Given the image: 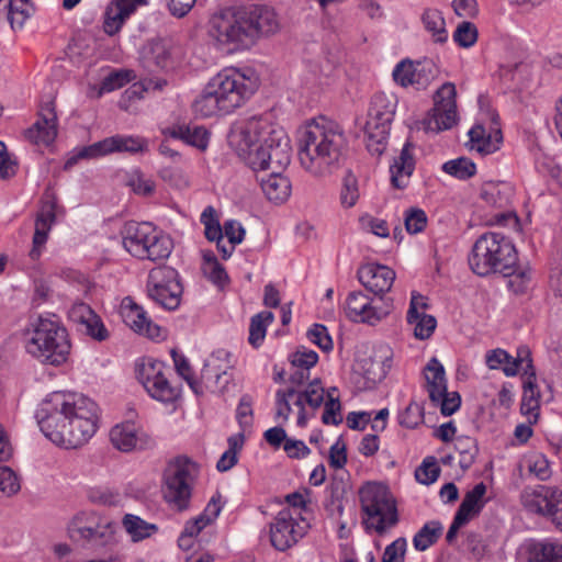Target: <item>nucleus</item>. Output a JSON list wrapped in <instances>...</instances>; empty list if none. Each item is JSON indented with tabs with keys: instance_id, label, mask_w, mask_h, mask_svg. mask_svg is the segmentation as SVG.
Instances as JSON below:
<instances>
[{
	"instance_id": "1",
	"label": "nucleus",
	"mask_w": 562,
	"mask_h": 562,
	"mask_svg": "<svg viewBox=\"0 0 562 562\" xmlns=\"http://www.w3.org/2000/svg\"><path fill=\"white\" fill-rule=\"evenodd\" d=\"M41 431L66 449L81 447L95 434L98 406L89 397L71 392H54L36 411Z\"/></svg>"
},
{
	"instance_id": "2",
	"label": "nucleus",
	"mask_w": 562,
	"mask_h": 562,
	"mask_svg": "<svg viewBox=\"0 0 562 562\" xmlns=\"http://www.w3.org/2000/svg\"><path fill=\"white\" fill-rule=\"evenodd\" d=\"M344 128L325 116L308 122L299 139V160L314 177H326L338 170L347 150Z\"/></svg>"
},
{
	"instance_id": "3",
	"label": "nucleus",
	"mask_w": 562,
	"mask_h": 562,
	"mask_svg": "<svg viewBox=\"0 0 562 562\" xmlns=\"http://www.w3.org/2000/svg\"><path fill=\"white\" fill-rule=\"evenodd\" d=\"M280 134L286 135L281 128H273L262 116H251L234 124L228 142L238 156L256 170L267 165Z\"/></svg>"
},
{
	"instance_id": "4",
	"label": "nucleus",
	"mask_w": 562,
	"mask_h": 562,
	"mask_svg": "<svg viewBox=\"0 0 562 562\" xmlns=\"http://www.w3.org/2000/svg\"><path fill=\"white\" fill-rule=\"evenodd\" d=\"M25 352L42 364L58 367L70 352L67 329L56 319L38 316L22 330Z\"/></svg>"
},
{
	"instance_id": "5",
	"label": "nucleus",
	"mask_w": 562,
	"mask_h": 562,
	"mask_svg": "<svg viewBox=\"0 0 562 562\" xmlns=\"http://www.w3.org/2000/svg\"><path fill=\"white\" fill-rule=\"evenodd\" d=\"M518 261L513 241L501 233L488 232L480 236L472 247L469 265L481 277L491 273L515 276Z\"/></svg>"
},
{
	"instance_id": "6",
	"label": "nucleus",
	"mask_w": 562,
	"mask_h": 562,
	"mask_svg": "<svg viewBox=\"0 0 562 562\" xmlns=\"http://www.w3.org/2000/svg\"><path fill=\"white\" fill-rule=\"evenodd\" d=\"M362 524L367 530L382 536L398 521L395 498L386 485L376 482L366 483L359 490Z\"/></svg>"
},
{
	"instance_id": "7",
	"label": "nucleus",
	"mask_w": 562,
	"mask_h": 562,
	"mask_svg": "<svg viewBox=\"0 0 562 562\" xmlns=\"http://www.w3.org/2000/svg\"><path fill=\"white\" fill-rule=\"evenodd\" d=\"M122 244L133 257L154 262L166 260L173 249L172 239L147 222L126 223Z\"/></svg>"
},
{
	"instance_id": "8",
	"label": "nucleus",
	"mask_w": 562,
	"mask_h": 562,
	"mask_svg": "<svg viewBox=\"0 0 562 562\" xmlns=\"http://www.w3.org/2000/svg\"><path fill=\"white\" fill-rule=\"evenodd\" d=\"M210 81L211 89L216 90L222 100V106L228 113L244 105L260 85L259 77L254 69L235 67L221 70Z\"/></svg>"
},
{
	"instance_id": "9",
	"label": "nucleus",
	"mask_w": 562,
	"mask_h": 562,
	"mask_svg": "<svg viewBox=\"0 0 562 562\" xmlns=\"http://www.w3.org/2000/svg\"><path fill=\"white\" fill-rule=\"evenodd\" d=\"M209 35L228 50H245L252 47L241 8H224L209 21Z\"/></svg>"
},
{
	"instance_id": "10",
	"label": "nucleus",
	"mask_w": 562,
	"mask_h": 562,
	"mask_svg": "<svg viewBox=\"0 0 562 562\" xmlns=\"http://www.w3.org/2000/svg\"><path fill=\"white\" fill-rule=\"evenodd\" d=\"M396 103L395 95L384 92L375 93L371 99L364 131L367 148L372 155L380 156L386 148Z\"/></svg>"
},
{
	"instance_id": "11",
	"label": "nucleus",
	"mask_w": 562,
	"mask_h": 562,
	"mask_svg": "<svg viewBox=\"0 0 562 562\" xmlns=\"http://www.w3.org/2000/svg\"><path fill=\"white\" fill-rule=\"evenodd\" d=\"M198 472L196 463L187 457L176 458L166 469L164 498L177 510L182 512L189 508Z\"/></svg>"
},
{
	"instance_id": "12",
	"label": "nucleus",
	"mask_w": 562,
	"mask_h": 562,
	"mask_svg": "<svg viewBox=\"0 0 562 562\" xmlns=\"http://www.w3.org/2000/svg\"><path fill=\"white\" fill-rule=\"evenodd\" d=\"M277 139V146L268 156L267 165L256 170H271L268 178L260 180L261 190L265 195L274 203L286 201L291 194V182L282 176V171L291 161L290 139L286 135L280 134Z\"/></svg>"
},
{
	"instance_id": "13",
	"label": "nucleus",
	"mask_w": 562,
	"mask_h": 562,
	"mask_svg": "<svg viewBox=\"0 0 562 562\" xmlns=\"http://www.w3.org/2000/svg\"><path fill=\"white\" fill-rule=\"evenodd\" d=\"M66 530L72 542L106 546L113 541L115 527L95 510H80L70 518Z\"/></svg>"
},
{
	"instance_id": "14",
	"label": "nucleus",
	"mask_w": 562,
	"mask_h": 562,
	"mask_svg": "<svg viewBox=\"0 0 562 562\" xmlns=\"http://www.w3.org/2000/svg\"><path fill=\"white\" fill-rule=\"evenodd\" d=\"M311 527L310 517L289 508L281 509L269 525L271 546L284 552L297 544Z\"/></svg>"
},
{
	"instance_id": "15",
	"label": "nucleus",
	"mask_w": 562,
	"mask_h": 562,
	"mask_svg": "<svg viewBox=\"0 0 562 562\" xmlns=\"http://www.w3.org/2000/svg\"><path fill=\"white\" fill-rule=\"evenodd\" d=\"M147 148V142L139 136L114 135L88 146L76 148L65 162L66 170L72 168L81 159H95L114 153L137 154Z\"/></svg>"
},
{
	"instance_id": "16",
	"label": "nucleus",
	"mask_w": 562,
	"mask_h": 562,
	"mask_svg": "<svg viewBox=\"0 0 562 562\" xmlns=\"http://www.w3.org/2000/svg\"><path fill=\"white\" fill-rule=\"evenodd\" d=\"M393 310L390 297H370L361 291L350 292L345 302L347 317L356 323L374 326L386 318Z\"/></svg>"
},
{
	"instance_id": "17",
	"label": "nucleus",
	"mask_w": 562,
	"mask_h": 562,
	"mask_svg": "<svg viewBox=\"0 0 562 562\" xmlns=\"http://www.w3.org/2000/svg\"><path fill=\"white\" fill-rule=\"evenodd\" d=\"M148 296L161 307L172 311L181 302L182 285L178 272L167 266L153 269L147 280Z\"/></svg>"
},
{
	"instance_id": "18",
	"label": "nucleus",
	"mask_w": 562,
	"mask_h": 562,
	"mask_svg": "<svg viewBox=\"0 0 562 562\" xmlns=\"http://www.w3.org/2000/svg\"><path fill=\"white\" fill-rule=\"evenodd\" d=\"M521 498L526 508L550 517L562 531V492L559 488L544 485L526 488Z\"/></svg>"
},
{
	"instance_id": "19",
	"label": "nucleus",
	"mask_w": 562,
	"mask_h": 562,
	"mask_svg": "<svg viewBox=\"0 0 562 562\" xmlns=\"http://www.w3.org/2000/svg\"><path fill=\"white\" fill-rule=\"evenodd\" d=\"M439 69L434 60L425 58L413 61L404 59L393 69L394 81L406 88L414 87L417 90L426 89L438 76Z\"/></svg>"
},
{
	"instance_id": "20",
	"label": "nucleus",
	"mask_w": 562,
	"mask_h": 562,
	"mask_svg": "<svg viewBox=\"0 0 562 562\" xmlns=\"http://www.w3.org/2000/svg\"><path fill=\"white\" fill-rule=\"evenodd\" d=\"M457 90L451 82L443 83L435 93L431 116L426 122V128L440 132L451 128L458 121L456 103Z\"/></svg>"
},
{
	"instance_id": "21",
	"label": "nucleus",
	"mask_w": 562,
	"mask_h": 562,
	"mask_svg": "<svg viewBox=\"0 0 562 562\" xmlns=\"http://www.w3.org/2000/svg\"><path fill=\"white\" fill-rule=\"evenodd\" d=\"M137 378L148 394L160 402H171L177 396L166 374L161 361L146 359L137 367Z\"/></svg>"
},
{
	"instance_id": "22",
	"label": "nucleus",
	"mask_w": 562,
	"mask_h": 562,
	"mask_svg": "<svg viewBox=\"0 0 562 562\" xmlns=\"http://www.w3.org/2000/svg\"><path fill=\"white\" fill-rule=\"evenodd\" d=\"M247 31L254 46L259 38L269 36L280 30V21L276 11L267 5L241 8Z\"/></svg>"
},
{
	"instance_id": "23",
	"label": "nucleus",
	"mask_w": 562,
	"mask_h": 562,
	"mask_svg": "<svg viewBox=\"0 0 562 562\" xmlns=\"http://www.w3.org/2000/svg\"><path fill=\"white\" fill-rule=\"evenodd\" d=\"M485 362L491 370H502L507 376H514L519 371L528 374V370L532 369L531 353L527 347L518 348L516 357H512L504 349L490 350L486 352Z\"/></svg>"
},
{
	"instance_id": "24",
	"label": "nucleus",
	"mask_w": 562,
	"mask_h": 562,
	"mask_svg": "<svg viewBox=\"0 0 562 562\" xmlns=\"http://www.w3.org/2000/svg\"><path fill=\"white\" fill-rule=\"evenodd\" d=\"M427 307L426 297L413 292L407 311V323L413 327L414 336L419 340L428 339L437 326L436 318L425 313Z\"/></svg>"
},
{
	"instance_id": "25",
	"label": "nucleus",
	"mask_w": 562,
	"mask_h": 562,
	"mask_svg": "<svg viewBox=\"0 0 562 562\" xmlns=\"http://www.w3.org/2000/svg\"><path fill=\"white\" fill-rule=\"evenodd\" d=\"M360 283L376 296L389 292L395 280V272L383 265L367 263L358 271Z\"/></svg>"
},
{
	"instance_id": "26",
	"label": "nucleus",
	"mask_w": 562,
	"mask_h": 562,
	"mask_svg": "<svg viewBox=\"0 0 562 562\" xmlns=\"http://www.w3.org/2000/svg\"><path fill=\"white\" fill-rule=\"evenodd\" d=\"M57 133V115L52 104L47 103L41 109L36 122L26 130L25 137L32 143L48 146Z\"/></svg>"
},
{
	"instance_id": "27",
	"label": "nucleus",
	"mask_w": 562,
	"mask_h": 562,
	"mask_svg": "<svg viewBox=\"0 0 562 562\" xmlns=\"http://www.w3.org/2000/svg\"><path fill=\"white\" fill-rule=\"evenodd\" d=\"M178 55L179 48L171 41L155 40L144 49L143 59L149 69H169L175 66Z\"/></svg>"
},
{
	"instance_id": "28",
	"label": "nucleus",
	"mask_w": 562,
	"mask_h": 562,
	"mask_svg": "<svg viewBox=\"0 0 562 562\" xmlns=\"http://www.w3.org/2000/svg\"><path fill=\"white\" fill-rule=\"evenodd\" d=\"M56 221V204L55 202L46 203L42 206L36 215L35 229L32 240V249L30 257L35 260L38 259L42 250L48 239V234Z\"/></svg>"
},
{
	"instance_id": "29",
	"label": "nucleus",
	"mask_w": 562,
	"mask_h": 562,
	"mask_svg": "<svg viewBox=\"0 0 562 562\" xmlns=\"http://www.w3.org/2000/svg\"><path fill=\"white\" fill-rule=\"evenodd\" d=\"M122 315L125 324L134 331L145 335L151 339L161 336V328L154 324L146 315L144 308L128 300L122 307Z\"/></svg>"
},
{
	"instance_id": "30",
	"label": "nucleus",
	"mask_w": 562,
	"mask_h": 562,
	"mask_svg": "<svg viewBox=\"0 0 562 562\" xmlns=\"http://www.w3.org/2000/svg\"><path fill=\"white\" fill-rule=\"evenodd\" d=\"M469 137L471 149L482 155L495 153L503 142V134L498 124L491 127L488 132L483 125H474L469 131Z\"/></svg>"
},
{
	"instance_id": "31",
	"label": "nucleus",
	"mask_w": 562,
	"mask_h": 562,
	"mask_svg": "<svg viewBox=\"0 0 562 562\" xmlns=\"http://www.w3.org/2000/svg\"><path fill=\"white\" fill-rule=\"evenodd\" d=\"M164 134L171 138L180 139L201 151H205L210 143V132L199 125H173L165 128Z\"/></svg>"
},
{
	"instance_id": "32",
	"label": "nucleus",
	"mask_w": 562,
	"mask_h": 562,
	"mask_svg": "<svg viewBox=\"0 0 562 562\" xmlns=\"http://www.w3.org/2000/svg\"><path fill=\"white\" fill-rule=\"evenodd\" d=\"M414 169L415 159L413 145L407 142L403 146L398 157L394 159L393 165L390 167L392 186L396 189L406 188Z\"/></svg>"
},
{
	"instance_id": "33",
	"label": "nucleus",
	"mask_w": 562,
	"mask_h": 562,
	"mask_svg": "<svg viewBox=\"0 0 562 562\" xmlns=\"http://www.w3.org/2000/svg\"><path fill=\"white\" fill-rule=\"evenodd\" d=\"M232 368L231 352L225 349L214 351L201 372L202 382L207 389H215L223 375Z\"/></svg>"
},
{
	"instance_id": "34",
	"label": "nucleus",
	"mask_w": 562,
	"mask_h": 562,
	"mask_svg": "<svg viewBox=\"0 0 562 562\" xmlns=\"http://www.w3.org/2000/svg\"><path fill=\"white\" fill-rule=\"evenodd\" d=\"M112 445L124 452L143 448L145 445L144 434L132 423H124L114 426L110 431Z\"/></svg>"
},
{
	"instance_id": "35",
	"label": "nucleus",
	"mask_w": 562,
	"mask_h": 562,
	"mask_svg": "<svg viewBox=\"0 0 562 562\" xmlns=\"http://www.w3.org/2000/svg\"><path fill=\"white\" fill-rule=\"evenodd\" d=\"M522 398L520 411L528 417L529 423H536L540 408V392L536 383L535 369H529L528 374H524Z\"/></svg>"
},
{
	"instance_id": "36",
	"label": "nucleus",
	"mask_w": 562,
	"mask_h": 562,
	"mask_svg": "<svg viewBox=\"0 0 562 562\" xmlns=\"http://www.w3.org/2000/svg\"><path fill=\"white\" fill-rule=\"evenodd\" d=\"M135 10L136 8L126 0H113L104 13V32L110 36L115 35Z\"/></svg>"
},
{
	"instance_id": "37",
	"label": "nucleus",
	"mask_w": 562,
	"mask_h": 562,
	"mask_svg": "<svg viewBox=\"0 0 562 562\" xmlns=\"http://www.w3.org/2000/svg\"><path fill=\"white\" fill-rule=\"evenodd\" d=\"M528 562H562V543L543 540L525 544Z\"/></svg>"
},
{
	"instance_id": "38",
	"label": "nucleus",
	"mask_w": 562,
	"mask_h": 562,
	"mask_svg": "<svg viewBox=\"0 0 562 562\" xmlns=\"http://www.w3.org/2000/svg\"><path fill=\"white\" fill-rule=\"evenodd\" d=\"M325 390L319 380L315 379L310 382L303 392L296 391V398L294 405L299 408L297 425L304 426L306 424V415L304 404L306 403L312 408H318L324 403Z\"/></svg>"
},
{
	"instance_id": "39",
	"label": "nucleus",
	"mask_w": 562,
	"mask_h": 562,
	"mask_svg": "<svg viewBox=\"0 0 562 562\" xmlns=\"http://www.w3.org/2000/svg\"><path fill=\"white\" fill-rule=\"evenodd\" d=\"M71 317L81 323L92 338L101 341L108 337V330L100 317L87 304H76L71 310Z\"/></svg>"
},
{
	"instance_id": "40",
	"label": "nucleus",
	"mask_w": 562,
	"mask_h": 562,
	"mask_svg": "<svg viewBox=\"0 0 562 562\" xmlns=\"http://www.w3.org/2000/svg\"><path fill=\"white\" fill-rule=\"evenodd\" d=\"M222 100L220 99L216 90L211 89V81L203 89L201 94L194 100L192 109L194 113L201 117H212L221 114H228L222 106Z\"/></svg>"
},
{
	"instance_id": "41",
	"label": "nucleus",
	"mask_w": 562,
	"mask_h": 562,
	"mask_svg": "<svg viewBox=\"0 0 562 562\" xmlns=\"http://www.w3.org/2000/svg\"><path fill=\"white\" fill-rule=\"evenodd\" d=\"M426 386L430 400H438L446 392L447 380L445 368L437 358H431L425 369Z\"/></svg>"
},
{
	"instance_id": "42",
	"label": "nucleus",
	"mask_w": 562,
	"mask_h": 562,
	"mask_svg": "<svg viewBox=\"0 0 562 562\" xmlns=\"http://www.w3.org/2000/svg\"><path fill=\"white\" fill-rule=\"evenodd\" d=\"M485 494L486 485L483 482L477 483L471 491H469L464 495L456 514L460 515L462 518L470 521L473 517L479 515L482 508L484 507Z\"/></svg>"
},
{
	"instance_id": "43",
	"label": "nucleus",
	"mask_w": 562,
	"mask_h": 562,
	"mask_svg": "<svg viewBox=\"0 0 562 562\" xmlns=\"http://www.w3.org/2000/svg\"><path fill=\"white\" fill-rule=\"evenodd\" d=\"M222 510L220 504V495L213 496L204 508L203 513L193 519L186 522L183 530L192 536L196 537L206 526L212 524Z\"/></svg>"
},
{
	"instance_id": "44",
	"label": "nucleus",
	"mask_w": 562,
	"mask_h": 562,
	"mask_svg": "<svg viewBox=\"0 0 562 562\" xmlns=\"http://www.w3.org/2000/svg\"><path fill=\"white\" fill-rule=\"evenodd\" d=\"M122 525L133 542L148 539L159 530L156 524H150L133 514H126L122 519Z\"/></svg>"
},
{
	"instance_id": "45",
	"label": "nucleus",
	"mask_w": 562,
	"mask_h": 562,
	"mask_svg": "<svg viewBox=\"0 0 562 562\" xmlns=\"http://www.w3.org/2000/svg\"><path fill=\"white\" fill-rule=\"evenodd\" d=\"M443 526L438 520L426 522L414 536L413 546L417 551H425L435 544L442 535Z\"/></svg>"
},
{
	"instance_id": "46",
	"label": "nucleus",
	"mask_w": 562,
	"mask_h": 562,
	"mask_svg": "<svg viewBox=\"0 0 562 562\" xmlns=\"http://www.w3.org/2000/svg\"><path fill=\"white\" fill-rule=\"evenodd\" d=\"M422 21L427 32L431 34L434 42L445 43L447 41L448 32L446 30V22L439 10H425L422 15Z\"/></svg>"
},
{
	"instance_id": "47",
	"label": "nucleus",
	"mask_w": 562,
	"mask_h": 562,
	"mask_svg": "<svg viewBox=\"0 0 562 562\" xmlns=\"http://www.w3.org/2000/svg\"><path fill=\"white\" fill-rule=\"evenodd\" d=\"M274 319L272 312L263 311L254 315L250 319L248 341L254 347H259L266 337L267 326Z\"/></svg>"
},
{
	"instance_id": "48",
	"label": "nucleus",
	"mask_w": 562,
	"mask_h": 562,
	"mask_svg": "<svg viewBox=\"0 0 562 562\" xmlns=\"http://www.w3.org/2000/svg\"><path fill=\"white\" fill-rule=\"evenodd\" d=\"M442 170L459 180H468L476 173V166L470 158L459 157L446 161Z\"/></svg>"
},
{
	"instance_id": "49",
	"label": "nucleus",
	"mask_w": 562,
	"mask_h": 562,
	"mask_svg": "<svg viewBox=\"0 0 562 562\" xmlns=\"http://www.w3.org/2000/svg\"><path fill=\"white\" fill-rule=\"evenodd\" d=\"M4 9L8 10L7 16L13 30L21 29L34 12L30 2H4Z\"/></svg>"
},
{
	"instance_id": "50",
	"label": "nucleus",
	"mask_w": 562,
	"mask_h": 562,
	"mask_svg": "<svg viewBox=\"0 0 562 562\" xmlns=\"http://www.w3.org/2000/svg\"><path fill=\"white\" fill-rule=\"evenodd\" d=\"M296 398V389L289 387L288 390H278L276 392V418L288 422L292 412L291 401Z\"/></svg>"
},
{
	"instance_id": "51",
	"label": "nucleus",
	"mask_w": 562,
	"mask_h": 562,
	"mask_svg": "<svg viewBox=\"0 0 562 562\" xmlns=\"http://www.w3.org/2000/svg\"><path fill=\"white\" fill-rule=\"evenodd\" d=\"M126 184L136 193L150 195L155 190V182L139 170H133L127 175Z\"/></svg>"
},
{
	"instance_id": "52",
	"label": "nucleus",
	"mask_w": 562,
	"mask_h": 562,
	"mask_svg": "<svg viewBox=\"0 0 562 562\" xmlns=\"http://www.w3.org/2000/svg\"><path fill=\"white\" fill-rule=\"evenodd\" d=\"M201 222L204 224L205 237L211 241H217L223 235L218 220L215 216V210L212 206L206 207L201 214Z\"/></svg>"
},
{
	"instance_id": "53",
	"label": "nucleus",
	"mask_w": 562,
	"mask_h": 562,
	"mask_svg": "<svg viewBox=\"0 0 562 562\" xmlns=\"http://www.w3.org/2000/svg\"><path fill=\"white\" fill-rule=\"evenodd\" d=\"M440 473V469L437 465V461L434 457L424 459L423 463L416 469V480L425 485L434 483Z\"/></svg>"
},
{
	"instance_id": "54",
	"label": "nucleus",
	"mask_w": 562,
	"mask_h": 562,
	"mask_svg": "<svg viewBox=\"0 0 562 562\" xmlns=\"http://www.w3.org/2000/svg\"><path fill=\"white\" fill-rule=\"evenodd\" d=\"M405 228L409 234L423 232L427 225V215L424 210L411 207L404 214Z\"/></svg>"
},
{
	"instance_id": "55",
	"label": "nucleus",
	"mask_w": 562,
	"mask_h": 562,
	"mask_svg": "<svg viewBox=\"0 0 562 562\" xmlns=\"http://www.w3.org/2000/svg\"><path fill=\"white\" fill-rule=\"evenodd\" d=\"M424 420V412L420 404L411 402L407 407L400 413L398 423L405 428H415Z\"/></svg>"
},
{
	"instance_id": "56",
	"label": "nucleus",
	"mask_w": 562,
	"mask_h": 562,
	"mask_svg": "<svg viewBox=\"0 0 562 562\" xmlns=\"http://www.w3.org/2000/svg\"><path fill=\"white\" fill-rule=\"evenodd\" d=\"M172 358L177 372L188 382L192 391L195 394L203 393L201 383L193 379L191 367L188 360L183 356L178 355L176 351H172Z\"/></svg>"
},
{
	"instance_id": "57",
	"label": "nucleus",
	"mask_w": 562,
	"mask_h": 562,
	"mask_svg": "<svg viewBox=\"0 0 562 562\" xmlns=\"http://www.w3.org/2000/svg\"><path fill=\"white\" fill-rule=\"evenodd\" d=\"M359 199L358 181L351 173L344 178L340 202L345 207H352Z\"/></svg>"
},
{
	"instance_id": "58",
	"label": "nucleus",
	"mask_w": 562,
	"mask_h": 562,
	"mask_svg": "<svg viewBox=\"0 0 562 562\" xmlns=\"http://www.w3.org/2000/svg\"><path fill=\"white\" fill-rule=\"evenodd\" d=\"M453 40L461 47H471L477 40V30L471 22H462L453 33Z\"/></svg>"
},
{
	"instance_id": "59",
	"label": "nucleus",
	"mask_w": 562,
	"mask_h": 562,
	"mask_svg": "<svg viewBox=\"0 0 562 562\" xmlns=\"http://www.w3.org/2000/svg\"><path fill=\"white\" fill-rule=\"evenodd\" d=\"M406 549V539L403 537L397 538L386 546L383 552L382 562H404Z\"/></svg>"
},
{
	"instance_id": "60",
	"label": "nucleus",
	"mask_w": 562,
	"mask_h": 562,
	"mask_svg": "<svg viewBox=\"0 0 562 562\" xmlns=\"http://www.w3.org/2000/svg\"><path fill=\"white\" fill-rule=\"evenodd\" d=\"M20 490L15 473L8 467H0V494L11 496Z\"/></svg>"
},
{
	"instance_id": "61",
	"label": "nucleus",
	"mask_w": 562,
	"mask_h": 562,
	"mask_svg": "<svg viewBox=\"0 0 562 562\" xmlns=\"http://www.w3.org/2000/svg\"><path fill=\"white\" fill-rule=\"evenodd\" d=\"M308 339L317 345L322 350L329 351L333 349V340L324 325L315 324L307 331Z\"/></svg>"
},
{
	"instance_id": "62",
	"label": "nucleus",
	"mask_w": 562,
	"mask_h": 562,
	"mask_svg": "<svg viewBox=\"0 0 562 562\" xmlns=\"http://www.w3.org/2000/svg\"><path fill=\"white\" fill-rule=\"evenodd\" d=\"M308 492L304 493L294 492L285 496L286 503L290 505L289 509L295 513H301L303 516H307L312 513L311 501L307 498Z\"/></svg>"
},
{
	"instance_id": "63",
	"label": "nucleus",
	"mask_w": 562,
	"mask_h": 562,
	"mask_svg": "<svg viewBox=\"0 0 562 562\" xmlns=\"http://www.w3.org/2000/svg\"><path fill=\"white\" fill-rule=\"evenodd\" d=\"M318 361V355L314 350L306 348L299 349L291 356L292 368H302L308 370Z\"/></svg>"
},
{
	"instance_id": "64",
	"label": "nucleus",
	"mask_w": 562,
	"mask_h": 562,
	"mask_svg": "<svg viewBox=\"0 0 562 562\" xmlns=\"http://www.w3.org/2000/svg\"><path fill=\"white\" fill-rule=\"evenodd\" d=\"M361 368L363 370V376L370 385L376 384L385 376V371L381 363L371 358L362 360Z\"/></svg>"
}]
</instances>
